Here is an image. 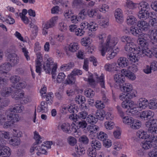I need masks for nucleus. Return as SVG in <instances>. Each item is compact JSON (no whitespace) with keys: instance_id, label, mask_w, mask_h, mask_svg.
Here are the masks:
<instances>
[{"instance_id":"9b49d317","label":"nucleus","mask_w":157,"mask_h":157,"mask_svg":"<svg viewBox=\"0 0 157 157\" xmlns=\"http://www.w3.org/2000/svg\"><path fill=\"white\" fill-rule=\"evenodd\" d=\"M149 102L145 98H140L136 104V107L140 110L145 109L148 106Z\"/></svg>"},{"instance_id":"ea45409f","label":"nucleus","mask_w":157,"mask_h":157,"mask_svg":"<svg viewBox=\"0 0 157 157\" xmlns=\"http://www.w3.org/2000/svg\"><path fill=\"white\" fill-rule=\"evenodd\" d=\"M85 95L87 97L92 98L95 94V92L91 89H86L84 91Z\"/></svg>"},{"instance_id":"3c124183","label":"nucleus","mask_w":157,"mask_h":157,"mask_svg":"<svg viewBox=\"0 0 157 157\" xmlns=\"http://www.w3.org/2000/svg\"><path fill=\"white\" fill-rule=\"evenodd\" d=\"M20 77L18 75L11 76L10 78L11 82L13 83H16L19 82L20 80Z\"/></svg>"},{"instance_id":"5701e85b","label":"nucleus","mask_w":157,"mask_h":157,"mask_svg":"<svg viewBox=\"0 0 157 157\" xmlns=\"http://www.w3.org/2000/svg\"><path fill=\"white\" fill-rule=\"evenodd\" d=\"M70 124L68 123H63L60 126L61 129L64 132L70 133L72 132Z\"/></svg>"},{"instance_id":"c756f323","label":"nucleus","mask_w":157,"mask_h":157,"mask_svg":"<svg viewBox=\"0 0 157 157\" xmlns=\"http://www.w3.org/2000/svg\"><path fill=\"white\" fill-rule=\"evenodd\" d=\"M47 109V103L45 101H42L40 103V106H38L37 108V111L39 113H45V109Z\"/></svg>"},{"instance_id":"58836bf2","label":"nucleus","mask_w":157,"mask_h":157,"mask_svg":"<svg viewBox=\"0 0 157 157\" xmlns=\"http://www.w3.org/2000/svg\"><path fill=\"white\" fill-rule=\"evenodd\" d=\"M150 109H157V101L155 99L151 100L149 102L148 105Z\"/></svg>"},{"instance_id":"338daca9","label":"nucleus","mask_w":157,"mask_h":157,"mask_svg":"<svg viewBox=\"0 0 157 157\" xmlns=\"http://www.w3.org/2000/svg\"><path fill=\"white\" fill-rule=\"evenodd\" d=\"M87 15V12L84 9L81 10L78 14V17L80 18L84 19L85 18Z\"/></svg>"},{"instance_id":"79ce46f5","label":"nucleus","mask_w":157,"mask_h":157,"mask_svg":"<svg viewBox=\"0 0 157 157\" xmlns=\"http://www.w3.org/2000/svg\"><path fill=\"white\" fill-rule=\"evenodd\" d=\"M75 101L77 103L80 104L83 103L86 101L85 97L82 95H78L75 98Z\"/></svg>"},{"instance_id":"72a5a7b5","label":"nucleus","mask_w":157,"mask_h":157,"mask_svg":"<svg viewBox=\"0 0 157 157\" xmlns=\"http://www.w3.org/2000/svg\"><path fill=\"white\" fill-rule=\"evenodd\" d=\"M139 31L138 27H131L129 29V32L132 33L133 35L139 36L142 34L141 31Z\"/></svg>"},{"instance_id":"6e6d98bb","label":"nucleus","mask_w":157,"mask_h":157,"mask_svg":"<svg viewBox=\"0 0 157 157\" xmlns=\"http://www.w3.org/2000/svg\"><path fill=\"white\" fill-rule=\"evenodd\" d=\"M97 136L99 139L103 142L106 139L107 137V135L103 132H101L99 133Z\"/></svg>"},{"instance_id":"1a4fd4ad","label":"nucleus","mask_w":157,"mask_h":157,"mask_svg":"<svg viewBox=\"0 0 157 157\" xmlns=\"http://www.w3.org/2000/svg\"><path fill=\"white\" fill-rule=\"evenodd\" d=\"M7 60L8 63L12 66H14L17 65L19 62V57L15 53H10L7 56Z\"/></svg>"},{"instance_id":"680f3d73","label":"nucleus","mask_w":157,"mask_h":157,"mask_svg":"<svg viewBox=\"0 0 157 157\" xmlns=\"http://www.w3.org/2000/svg\"><path fill=\"white\" fill-rule=\"evenodd\" d=\"M116 65V63H112V64H105L104 67L105 69L107 71H111L113 69L114 70H115L114 68Z\"/></svg>"},{"instance_id":"7ed1b4c3","label":"nucleus","mask_w":157,"mask_h":157,"mask_svg":"<svg viewBox=\"0 0 157 157\" xmlns=\"http://www.w3.org/2000/svg\"><path fill=\"white\" fill-rule=\"evenodd\" d=\"M127 94L121 93L119 96L120 99L123 101L121 104L122 107L124 108H127L128 107H131L132 106V104L134 103L133 101H131V99L128 96Z\"/></svg>"},{"instance_id":"4c0bfd02","label":"nucleus","mask_w":157,"mask_h":157,"mask_svg":"<svg viewBox=\"0 0 157 157\" xmlns=\"http://www.w3.org/2000/svg\"><path fill=\"white\" fill-rule=\"evenodd\" d=\"M86 120L88 123L92 124L96 123L98 121L96 116L91 115L87 117Z\"/></svg>"},{"instance_id":"423d86ee","label":"nucleus","mask_w":157,"mask_h":157,"mask_svg":"<svg viewBox=\"0 0 157 157\" xmlns=\"http://www.w3.org/2000/svg\"><path fill=\"white\" fill-rule=\"evenodd\" d=\"M114 79L116 83L114 86V87L117 89V87H119L122 86L125 83V75L121 74H115L114 75Z\"/></svg>"},{"instance_id":"0e129e2a","label":"nucleus","mask_w":157,"mask_h":157,"mask_svg":"<svg viewBox=\"0 0 157 157\" xmlns=\"http://www.w3.org/2000/svg\"><path fill=\"white\" fill-rule=\"evenodd\" d=\"M121 40L123 42H126V43H130L132 41V39L130 36H124L121 38Z\"/></svg>"},{"instance_id":"412c9836","label":"nucleus","mask_w":157,"mask_h":157,"mask_svg":"<svg viewBox=\"0 0 157 157\" xmlns=\"http://www.w3.org/2000/svg\"><path fill=\"white\" fill-rule=\"evenodd\" d=\"M115 16L116 21L118 22L121 23L123 21V15L121 9L118 8L116 10L115 13Z\"/></svg>"},{"instance_id":"4d7b16f0","label":"nucleus","mask_w":157,"mask_h":157,"mask_svg":"<svg viewBox=\"0 0 157 157\" xmlns=\"http://www.w3.org/2000/svg\"><path fill=\"white\" fill-rule=\"evenodd\" d=\"M89 23L86 21L82 22L80 25V28L85 32V30L89 29Z\"/></svg>"},{"instance_id":"8fccbe9b","label":"nucleus","mask_w":157,"mask_h":157,"mask_svg":"<svg viewBox=\"0 0 157 157\" xmlns=\"http://www.w3.org/2000/svg\"><path fill=\"white\" fill-rule=\"evenodd\" d=\"M134 53L132 54H128V58L129 60L132 62L136 63L138 60L137 57H136L134 55Z\"/></svg>"},{"instance_id":"f704fd0d","label":"nucleus","mask_w":157,"mask_h":157,"mask_svg":"<svg viewBox=\"0 0 157 157\" xmlns=\"http://www.w3.org/2000/svg\"><path fill=\"white\" fill-rule=\"evenodd\" d=\"M26 86V82L24 81L22 82H19L16 85V88L15 87L17 90V94L20 92L21 89L25 88Z\"/></svg>"},{"instance_id":"6ab92c4d","label":"nucleus","mask_w":157,"mask_h":157,"mask_svg":"<svg viewBox=\"0 0 157 157\" xmlns=\"http://www.w3.org/2000/svg\"><path fill=\"white\" fill-rule=\"evenodd\" d=\"M53 61L52 58H49L47 59L46 65L44 64L43 69L46 73H49L51 71V66L53 65Z\"/></svg>"},{"instance_id":"de8ad7c7","label":"nucleus","mask_w":157,"mask_h":157,"mask_svg":"<svg viewBox=\"0 0 157 157\" xmlns=\"http://www.w3.org/2000/svg\"><path fill=\"white\" fill-rule=\"evenodd\" d=\"M79 140L81 143L85 145L87 144L89 142L88 138L86 136L83 135L80 137Z\"/></svg>"},{"instance_id":"2f4dec72","label":"nucleus","mask_w":157,"mask_h":157,"mask_svg":"<svg viewBox=\"0 0 157 157\" xmlns=\"http://www.w3.org/2000/svg\"><path fill=\"white\" fill-rule=\"evenodd\" d=\"M76 81V76L71 73L68 75L65 81V83L67 84L72 85L75 83Z\"/></svg>"},{"instance_id":"864d4df0","label":"nucleus","mask_w":157,"mask_h":157,"mask_svg":"<svg viewBox=\"0 0 157 157\" xmlns=\"http://www.w3.org/2000/svg\"><path fill=\"white\" fill-rule=\"evenodd\" d=\"M90 38L88 37H86L82 39L81 42L82 45L86 46H88L90 44Z\"/></svg>"},{"instance_id":"6e6552de","label":"nucleus","mask_w":157,"mask_h":157,"mask_svg":"<svg viewBox=\"0 0 157 157\" xmlns=\"http://www.w3.org/2000/svg\"><path fill=\"white\" fill-rule=\"evenodd\" d=\"M137 42L138 44L142 48L141 52L140 51L139 52L136 53L137 54H139L140 52L144 54L145 55L147 53V50L149 49L150 48L148 47V43L147 40L145 39L144 38H140L137 40Z\"/></svg>"},{"instance_id":"e2e57ef3","label":"nucleus","mask_w":157,"mask_h":157,"mask_svg":"<svg viewBox=\"0 0 157 157\" xmlns=\"http://www.w3.org/2000/svg\"><path fill=\"white\" fill-rule=\"evenodd\" d=\"M136 4L133 3L132 1L130 0H128L126 2V6L127 7L130 9H133L135 6Z\"/></svg>"},{"instance_id":"4be33fe9","label":"nucleus","mask_w":157,"mask_h":157,"mask_svg":"<svg viewBox=\"0 0 157 157\" xmlns=\"http://www.w3.org/2000/svg\"><path fill=\"white\" fill-rule=\"evenodd\" d=\"M24 110V107L23 106H21L17 105L12 106L9 109V111L13 112L14 113H21Z\"/></svg>"},{"instance_id":"9d476101","label":"nucleus","mask_w":157,"mask_h":157,"mask_svg":"<svg viewBox=\"0 0 157 157\" xmlns=\"http://www.w3.org/2000/svg\"><path fill=\"white\" fill-rule=\"evenodd\" d=\"M15 89V87L3 88L1 91V94L3 97H8L11 93L13 94H17V90Z\"/></svg>"},{"instance_id":"f257e3e1","label":"nucleus","mask_w":157,"mask_h":157,"mask_svg":"<svg viewBox=\"0 0 157 157\" xmlns=\"http://www.w3.org/2000/svg\"><path fill=\"white\" fill-rule=\"evenodd\" d=\"M117 40L115 37L111 39L110 36L109 35L107 37L105 44L102 46L101 50V55L104 56L106 53V58L108 60L113 59L119 51L118 48L113 50V47H114L117 44Z\"/></svg>"},{"instance_id":"774afa93","label":"nucleus","mask_w":157,"mask_h":157,"mask_svg":"<svg viewBox=\"0 0 157 157\" xmlns=\"http://www.w3.org/2000/svg\"><path fill=\"white\" fill-rule=\"evenodd\" d=\"M16 156L18 157H21L25 155V151L23 149H18L16 152Z\"/></svg>"},{"instance_id":"37998d69","label":"nucleus","mask_w":157,"mask_h":157,"mask_svg":"<svg viewBox=\"0 0 157 157\" xmlns=\"http://www.w3.org/2000/svg\"><path fill=\"white\" fill-rule=\"evenodd\" d=\"M88 113L86 111H82L78 115L75 114V117L77 119H85L87 117Z\"/></svg>"},{"instance_id":"4468645a","label":"nucleus","mask_w":157,"mask_h":157,"mask_svg":"<svg viewBox=\"0 0 157 157\" xmlns=\"http://www.w3.org/2000/svg\"><path fill=\"white\" fill-rule=\"evenodd\" d=\"M147 53L146 55L150 58L152 57L153 56L157 58V47L151 45L149 49L147 50Z\"/></svg>"},{"instance_id":"473e14b6","label":"nucleus","mask_w":157,"mask_h":157,"mask_svg":"<svg viewBox=\"0 0 157 157\" xmlns=\"http://www.w3.org/2000/svg\"><path fill=\"white\" fill-rule=\"evenodd\" d=\"M141 122L138 120H134L130 124L129 127L133 129H138L141 126Z\"/></svg>"},{"instance_id":"c85d7f7f","label":"nucleus","mask_w":157,"mask_h":157,"mask_svg":"<svg viewBox=\"0 0 157 157\" xmlns=\"http://www.w3.org/2000/svg\"><path fill=\"white\" fill-rule=\"evenodd\" d=\"M90 144L92 148L96 150H99L101 147L100 141L94 139H92Z\"/></svg>"},{"instance_id":"a18cd8bd","label":"nucleus","mask_w":157,"mask_h":157,"mask_svg":"<svg viewBox=\"0 0 157 157\" xmlns=\"http://www.w3.org/2000/svg\"><path fill=\"white\" fill-rule=\"evenodd\" d=\"M78 48V44L76 43L71 44L69 47V51L72 52H76Z\"/></svg>"},{"instance_id":"13d9d810","label":"nucleus","mask_w":157,"mask_h":157,"mask_svg":"<svg viewBox=\"0 0 157 157\" xmlns=\"http://www.w3.org/2000/svg\"><path fill=\"white\" fill-rule=\"evenodd\" d=\"M96 78H98L99 83L101 87L102 88H105V81L103 77L102 76H100L99 78H98V75H96Z\"/></svg>"},{"instance_id":"393cba45","label":"nucleus","mask_w":157,"mask_h":157,"mask_svg":"<svg viewBox=\"0 0 157 157\" xmlns=\"http://www.w3.org/2000/svg\"><path fill=\"white\" fill-rule=\"evenodd\" d=\"M118 65L122 67H126L128 65V59L125 57H121L117 60Z\"/></svg>"},{"instance_id":"aec40b11","label":"nucleus","mask_w":157,"mask_h":157,"mask_svg":"<svg viewBox=\"0 0 157 157\" xmlns=\"http://www.w3.org/2000/svg\"><path fill=\"white\" fill-rule=\"evenodd\" d=\"M138 8L139 11H147L149 10L150 6L148 3L145 1H142L139 4Z\"/></svg>"},{"instance_id":"5fc2aeb1","label":"nucleus","mask_w":157,"mask_h":157,"mask_svg":"<svg viewBox=\"0 0 157 157\" xmlns=\"http://www.w3.org/2000/svg\"><path fill=\"white\" fill-rule=\"evenodd\" d=\"M8 80L6 78L0 77V89H2L7 84Z\"/></svg>"},{"instance_id":"603ef678","label":"nucleus","mask_w":157,"mask_h":157,"mask_svg":"<svg viewBox=\"0 0 157 157\" xmlns=\"http://www.w3.org/2000/svg\"><path fill=\"white\" fill-rule=\"evenodd\" d=\"M37 58L35 61L36 63H41L43 61V57L40 52H36Z\"/></svg>"},{"instance_id":"bf43d9fd","label":"nucleus","mask_w":157,"mask_h":157,"mask_svg":"<svg viewBox=\"0 0 157 157\" xmlns=\"http://www.w3.org/2000/svg\"><path fill=\"white\" fill-rule=\"evenodd\" d=\"M67 141L69 144L71 146H73L76 143V140L72 136H69L68 138Z\"/></svg>"},{"instance_id":"bb28decb","label":"nucleus","mask_w":157,"mask_h":157,"mask_svg":"<svg viewBox=\"0 0 157 157\" xmlns=\"http://www.w3.org/2000/svg\"><path fill=\"white\" fill-rule=\"evenodd\" d=\"M137 136L140 139H147L151 136L146 132L142 130H140L137 132Z\"/></svg>"},{"instance_id":"cd10ccee","label":"nucleus","mask_w":157,"mask_h":157,"mask_svg":"<svg viewBox=\"0 0 157 157\" xmlns=\"http://www.w3.org/2000/svg\"><path fill=\"white\" fill-rule=\"evenodd\" d=\"M151 36V44L154 46L157 47V30L153 32Z\"/></svg>"},{"instance_id":"49530a36","label":"nucleus","mask_w":157,"mask_h":157,"mask_svg":"<svg viewBox=\"0 0 157 157\" xmlns=\"http://www.w3.org/2000/svg\"><path fill=\"white\" fill-rule=\"evenodd\" d=\"M76 124H77V128H81L82 129L85 128L87 126V124L86 121H82L77 122Z\"/></svg>"},{"instance_id":"09e8293b","label":"nucleus","mask_w":157,"mask_h":157,"mask_svg":"<svg viewBox=\"0 0 157 157\" xmlns=\"http://www.w3.org/2000/svg\"><path fill=\"white\" fill-rule=\"evenodd\" d=\"M34 138L36 140V144H38L42 143V141L40 140L41 139V137L39 135L38 132L36 131H35L34 132Z\"/></svg>"},{"instance_id":"c9c22d12","label":"nucleus","mask_w":157,"mask_h":157,"mask_svg":"<svg viewBox=\"0 0 157 157\" xmlns=\"http://www.w3.org/2000/svg\"><path fill=\"white\" fill-rule=\"evenodd\" d=\"M20 139L19 138L15 137L11 139L9 141L10 144L13 146H16L19 145L20 144Z\"/></svg>"},{"instance_id":"052dcab7","label":"nucleus","mask_w":157,"mask_h":157,"mask_svg":"<svg viewBox=\"0 0 157 157\" xmlns=\"http://www.w3.org/2000/svg\"><path fill=\"white\" fill-rule=\"evenodd\" d=\"M105 125L106 129L110 130L114 127V123L111 121H108L105 123Z\"/></svg>"},{"instance_id":"c03bdc74","label":"nucleus","mask_w":157,"mask_h":157,"mask_svg":"<svg viewBox=\"0 0 157 157\" xmlns=\"http://www.w3.org/2000/svg\"><path fill=\"white\" fill-rule=\"evenodd\" d=\"M87 153L89 156L95 157L97 155L96 150L92 148H89L87 151Z\"/></svg>"},{"instance_id":"20e7f679","label":"nucleus","mask_w":157,"mask_h":157,"mask_svg":"<svg viewBox=\"0 0 157 157\" xmlns=\"http://www.w3.org/2000/svg\"><path fill=\"white\" fill-rule=\"evenodd\" d=\"M146 126L148 128L147 130L152 134H157V119L150 120L146 123Z\"/></svg>"},{"instance_id":"7c9ffc66","label":"nucleus","mask_w":157,"mask_h":157,"mask_svg":"<svg viewBox=\"0 0 157 157\" xmlns=\"http://www.w3.org/2000/svg\"><path fill=\"white\" fill-rule=\"evenodd\" d=\"M132 106L131 107H128V109L130 108L129 110H128V114L130 116H135L138 115L139 112L136 109V107L134 106V103L132 104Z\"/></svg>"},{"instance_id":"39448f33","label":"nucleus","mask_w":157,"mask_h":157,"mask_svg":"<svg viewBox=\"0 0 157 157\" xmlns=\"http://www.w3.org/2000/svg\"><path fill=\"white\" fill-rule=\"evenodd\" d=\"M156 141H157V137L151 135L148 139L142 143V147L145 150L153 148L154 144Z\"/></svg>"},{"instance_id":"f8f14e48","label":"nucleus","mask_w":157,"mask_h":157,"mask_svg":"<svg viewBox=\"0 0 157 157\" xmlns=\"http://www.w3.org/2000/svg\"><path fill=\"white\" fill-rule=\"evenodd\" d=\"M137 26L140 31L142 33L143 31H146L149 29V25L148 22L144 20L139 21L137 24Z\"/></svg>"},{"instance_id":"a211bd4d","label":"nucleus","mask_w":157,"mask_h":157,"mask_svg":"<svg viewBox=\"0 0 157 157\" xmlns=\"http://www.w3.org/2000/svg\"><path fill=\"white\" fill-rule=\"evenodd\" d=\"M8 112L9 114H8L7 115L8 120H10L14 123L18 121L20 118L18 114L13 112Z\"/></svg>"},{"instance_id":"f03ea898","label":"nucleus","mask_w":157,"mask_h":157,"mask_svg":"<svg viewBox=\"0 0 157 157\" xmlns=\"http://www.w3.org/2000/svg\"><path fill=\"white\" fill-rule=\"evenodd\" d=\"M117 89H120L121 91L126 93L128 96H129L130 98H132L133 97H135L133 90L132 86L130 84L124 83L122 86L117 87Z\"/></svg>"},{"instance_id":"69168bd1","label":"nucleus","mask_w":157,"mask_h":157,"mask_svg":"<svg viewBox=\"0 0 157 157\" xmlns=\"http://www.w3.org/2000/svg\"><path fill=\"white\" fill-rule=\"evenodd\" d=\"M66 75L63 73H60L57 76V81L58 83H60L63 80Z\"/></svg>"},{"instance_id":"f3484780","label":"nucleus","mask_w":157,"mask_h":157,"mask_svg":"<svg viewBox=\"0 0 157 157\" xmlns=\"http://www.w3.org/2000/svg\"><path fill=\"white\" fill-rule=\"evenodd\" d=\"M11 67V65L8 62L2 63L0 66V73L6 74L7 71H10Z\"/></svg>"},{"instance_id":"dca6fc26","label":"nucleus","mask_w":157,"mask_h":157,"mask_svg":"<svg viewBox=\"0 0 157 157\" xmlns=\"http://www.w3.org/2000/svg\"><path fill=\"white\" fill-rule=\"evenodd\" d=\"M10 155L9 147L6 146L0 147V157H9Z\"/></svg>"},{"instance_id":"a19ab883","label":"nucleus","mask_w":157,"mask_h":157,"mask_svg":"<svg viewBox=\"0 0 157 157\" xmlns=\"http://www.w3.org/2000/svg\"><path fill=\"white\" fill-rule=\"evenodd\" d=\"M134 119L130 117H125L123 118V122L128 125H130L132 121H134Z\"/></svg>"},{"instance_id":"0eeeda50","label":"nucleus","mask_w":157,"mask_h":157,"mask_svg":"<svg viewBox=\"0 0 157 157\" xmlns=\"http://www.w3.org/2000/svg\"><path fill=\"white\" fill-rule=\"evenodd\" d=\"M56 21L55 17L52 18L48 21L46 22L42 25V33L43 35H46L48 34L47 29L53 27L55 26Z\"/></svg>"},{"instance_id":"e433bc0d","label":"nucleus","mask_w":157,"mask_h":157,"mask_svg":"<svg viewBox=\"0 0 157 157\" xmlns=\"http://www.w3.org/2000/svg\"><path fill=\"white\" fill-rule=\"evenodd\" d=\"M136 18L132 15L128 16L127 18V23L128 25H134L136 23Z\"/></svg>"},{"instance_id":"b1692460","label":"nucleus","mask_w":157,"mask_h":157,"mask_svg":"<svg viewBox=\"0 0 157 157\" xmlns=\"http://www.w3.org/2000/svg\"><path fill=\"white\" fill-rule=\"evenodd\" d=\"M121 72L125 76L127 77L130 80H133L136 78L134 73H132L130 71H127L123 69L122 70Z\"/></svg>"},{"instance_id":"a878e982","label":"nucleus","mask_w":157,"mask_h":157,"mask_svg":"<svg viewBox=\"0 0 157 157\" xmlns=\"http://www.w3.org/2000/svg\"><path fill=\"white\" fill-rule=\"evenodd\" d=\"M105 112L103 110H97L95 115L97 120L103 121L105 118Z\"/></svg>"},{"instance_id":"2eb2a0df","label":"nucleus","mask_w":157,"mask_h":157,"mask_svg":"<svg viewBox=\"0 0 157 157\" xmlns=\"http://www.w3.org/2000/svg\"><path fill=\"white\" fill-rule=\"evenodd\" d=\"M149 10L147 11H139L138 13V16L139 18L142 20H146L148 18L150 17H152L150 15Z\"/></svg>"},{"instance_id":"ddd939ff","label":"nucleus","mask_w":157,"mask_h":157,"mask_svg":"<svg viewBox=\"0 0 157 157\" xmlns=\"http://www.w3.org/2000/svg\"><path fill=\"white\" fill-rule=\"evenodd\" d=\"M154 115V113L151 110H146L142 112L140 114V118L144 120L151 119Z\"/></svg>"}]
</instances>
